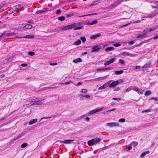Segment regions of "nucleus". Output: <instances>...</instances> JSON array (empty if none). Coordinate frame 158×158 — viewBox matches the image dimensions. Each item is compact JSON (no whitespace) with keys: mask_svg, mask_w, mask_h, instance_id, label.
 <instances>
[{"mask_svg":"<svg viewBox=\"0 0 158 158\" xmlns=\"http://www.w3.org/2000/svg\"><path fill=\"white\" fill-rule=\"evenodd\" d=\"M83 83L82 82L80 81L78 82L77 85H76L77 86H79L81 85Z\"/></svg>","mask_w":158,"mask_h":158,"instance_id":"680f3d73","label":"nucleus"},{"mask_svg":"<svg viewBox=\"0 0 158 158\" xmlns=\"http://www.w3.org/2000/svg\"><path fill=\"white\" fill-rule=\"evenodd\" d=\"M43 13L41 10H38L36 11L37 14H40Z\"/></svg>","mask_w":158,"mask_h":158,"instance_id":"4d7b16f0","label":"nucleus"},{"mask_svg":"<svg viewBox=\"0 0 158 158\" xmlns=\"http://www.w3.org/2000/svg\"><path fill=\"white\" fill-rule=\"evenodd\" d=\"M76 14V12H72L71 14H69L67 15V17H71L73 16H74L75 15V14Z\"/></svg>","mask_w":158,"mask_h":158,"instance_id":"a878e982","label":"nucleus"},{"mask_svg":"<svg viewBox=\"0 0 158 158\" xmlns=\"http://www.w3.org/2000/svg\"><path fill=\"white\" fill-rule=\"evenodd\" d=\"M27 65L28 64H21V65L22 67H24L27 66Z\"/></svg>","mask_w":158,"mask_h":158,"instance_id":"5fc2aeb1","label":"nucleus"},{"mask_svg":"<svg viewBox=\"0 0 158 158\" xmlns=\"http://www.w3.org/2000/svg\"><path fill=\"white\" fill-rule=\"evenodd\" d=\"M38 120L37 119H31L30 121L29 122V125H32L35 123Z\"/></svg>","mask_w":158,"mask_h":158,"instance_id":"dca6fc26","label":"nucleus"},{"mask_svg":"<svg viewBox=\"0 0 158 158\" xmlns=\"http://www.w3.org/2000/svg\"><path fill=\"white\" fill-rule=\"evenodd\" d=\"M101 35L99 33L97 34L93 35L90 37V38L91 39H95L97 38L100 36Z\"/></svg>","mask_w":158,"mask_h":158,"instance_id":"aec40b11","label":"nucleus"},{"mask_svg":"<svg viewBox=\"0 0 158 158\" xmlns=\"http://www.w3.org/2000/svg\"><path fill=\"white\" fill-rule=\"evenodd\" d=\"M134 43L135 42L134 41H131L130 42H129L128 44L129 45H131L134 44Z\"/></svg>","mask_w":158,"mask_h":158,"instance_id":"bf43d9fd","label":"nucleus"},{"mask_svg":"<svg viewBox=\"0 0 158 158\" xmlns=\"http://www.w3.org/2000/svg\"><path fill=\"white\" fill-rule=\"evenodd\" d=\"M151 111V110L150 109H148L147 110H144L142 112H149Z\"/></svg>","mask_w":158,"mask_h":158,"instance_id":"13d9d810","label":"nucleus"},{"mask_svg":"<svg viewBox=\"0 0 158 158\" xmlns=\"http://www.w3.org/2000/svg\"><path fill=\"white\" fill-rule=\"evenodd\" d=\"M106 84L103 85L102 86L99 87L98 88V89H105L106 87H107V86H106Z\"/></svg>","mask_w":158,"mask_h":158,"instance_id":"2f4dec72","label":"nucleus"},{"mask_svg":"<svg viewBox=\"0 0 158 158\" xmlns=\"http://www.w3.org/2000/svg\"><path fill=\"white\" fill-rule=\"evenodd\" d=\"M83 28V27H82V26L78 27H76L74 28V30H79V29H82Z\"/></svg>","mask_w":158,"mask_h":158,"instance_id":"e433bc0d","label":"nucleus"},{"mask_svg":"<svg viewBox=\"0 0 158 158\" xmlns=\"http://www.w3.org/2000/svg\"><path fill=\"white\" fill-rule=\"evenodd\" d=\"M111 64L110 62L109 61V60L106 62L104 63V65H108Z\"/></svg>","mask_w":158,"mask_h":158,"instance_id":"de8ad7c7","label":"nucleus"},{"mask_svg":"<svg viewBox=\"0 0 158 158\" xmlns=\"http://www.w3.org/2000/svg\"><path fill=\"white\" fill-rule=\"evenodd\" d=\"M103 107H102L95 110H91L90 111L89 113V114H93L95 113L96 112L100 111L102 110H103Z\"/></svg>","mask_w":158,"mask_h":158,"instance_id":"0eeeda50","label":"nucleus"},{"mask_svg":"<svg viewBox=\"0 0 158 158\" xmlns=\"http://www.w3.org/2000/svg\"><path fill=\"white\" fill-rule=\"evenodd\" d=\"M29 101L30 102V104L31 105H36L35 103V99H29Z\"/></svg>","mask_w":158,"mask_h":158,"instance_id":"6ab92c4d","label":"nucleus"},{"mask_svg":"<svg viewBox=\"0 0 158 158\" xmlns=\"http://www.w3.org/2000/svg\"><path fill=\"white\" fill-rule=\"evenodd\" d=\"M27 145V143H24L22 144L21 145V147L22 148H24Z\"/></svg>","mask_w":158,"mask_h":158,"instance_id":"ea45409f","label":"nucleus"},{"mask_svg":"<svg viewBox=\"0 0 158 158\" xmlns=\"http://www.w3.org/2000/svg\"><path fill=\"white\" fill-rule=\"evenodd\" d=\"M120 89L119 87H117V88H115L114 89V91H119L120 90Z\"/></svg>","mask_w":158,"mask_h":158,"instance_id":"052dcab7","label":"nucleus"},{"mask_svg":"<svg viewBox=\"0 0 158 158\" xmlns=\"http://www.w3.org/2000/svg\"><path fill=\"white\" fill-rule=\"evenodd\" d=\"M156 27H153V28H150L149 30H148V31L150 32L153 30H156Z\"/></svg>","mask_w":158,"mask_h":158,"instance_id":"c9c22d12","label":"nucleus"},{"mask_svg":"<svg viewBox=\"0 0 158 158\" xmlns=\"http://www.w3.org/2000/svg\"><path fill=\"white\" fill-rule=\"evenodd\" d=\"M131 145H133L134 146H137L138 144V143L137 142H133L131 143Z\"/></svg>","mask_w":158,"mask_h":158,"instance_id":"f704fd0d","label":"nucleus"},{"mask_svg":"<svg viewBox=\"0 0 158 158\" xmlns=\"http://www.w3.org/2000/svg\"><path fill=\"white\" fill-rule=\"evenodd\" d=\"M94 143L93 140L92 139L88 141L87 144L89 146H91L94 144Z\"/></svg>","mask_w":158,"mask_h":158,"instance_id":"b1692460","label":"nucleus"},{"mask_svg":"<svg viewBox=\"0 0 158 158\" xmlns=\"http://www.w3.org/2000/svg\"><path fill=\"white\" fill-rule=\"evenodd\" d=\"M151 94V91L150 90H148V91H146L145 92V93H144V95L146 96H147L150 95Z\"/></svg>","mask_w":158,"mask_h":158,"instance_id":"bb28decb","label":"nucleus"},{"mask_svg":"<svg viewBox=\"0 0 158 158\" xmlns=\"http://www.w3.org/2000/svg\"><path fill=\"white\" fill-rule=\"evenodd\" d=\"M57 64L56 63H51L50 64V65H52V66H53V65H56Z\"/></svg>","mask_w":158,"mask_h":158,"instance_id":"e2e57ef3","label":"nucleus"},{"mask_svg":"<svg viewBox=\"0 0 158 158\" xmlns=\"http://www.w3.org/2000/svg\"><path fill=\"white\" fill-rule=\"evenodd\" d=\"M105 125L106 127H118L119 126V123L115 122L109 123H106Z\"/></svg>","mask_w":158,"mask_h":158,"instance_id":"f257e3e1","label":"nucleus"},{"mask_svg":"<svg viewBox=\"0 0 158 158\" xmlns=\"http://www.w3.org/2000/svg\"><path fill=\"white\" fill-rule=\"evenodd\" d=\"M152 62H149L148 63L146 64L143 66L142 67V68L143 69L144 68H150L152 67Z\"/></svg>","mask_w":158,"mask_h":158,"instance_id":"1a4fd4ad","label":"nucleus"},{"mask_svg":"<svg viewBox=\"0 0 158 158\" xmlns=\"http://www.w3.org/2000/svg\"><path fill=\"white\" fill-rule=\"evenodd\" d=\"M96 14H97L95 13V14H94L85 15H83L82 16H78V17H84L86 16H90L91 15H96Z\"/></svg>","mask_w":158,"mask_h":158,"instance_id":"58836bf2","label":"nucleus"},{"mask_svg":"<svg viewBox=\"0 0 158 158\" xmlns=\"http://www.w3.org/2000/svg\"><path fill=\"white\" fill-rule=\"evenodd\" d=\"M146 33H144L143 34L138 35L137 37V38H139L140 37H146Z\"/></svg>","mask_w":158,"mask_h":158,"instance_id":"cd10ccee","label":"nucleus"},{"mask_svg":"<svg viewBox=\"0 0 158 158\" xmlns=\"http://www.w3.org/2000/svg\"><path fill=\"white\" fill-rule=\"evenodd\" d=\"M81 43V41L80 40H78L75 42L73 44L76 45H78Z\"/></svg>","mask_w":158,"mask_h":158,"instance_id":"393cba45","label":"nucleus"},{"mask_svg":"<svg viewBox=\"0 0 158 158\" xmlns=\"http://www.w3.org/2000/svg\"><path fill=\"white\" fill-rule=\"evenodd\" d=\"M92 139L93 140L94 144L99 143L101 140V139L99 138H95Z\"/></svg>","mask_w":158,"mask_h":158,"instance_id":"ddd939ff","label":"nucleus"},{"mask_svg":"<svg viewBox=\"0 0 158 158\" xmlns=\"http://www.w3.org/2000/svg\"><path fill=\"white\" fill-rule=\"evenodd\" d=\"M123 71L122 70H121L119 71H116L115 72V73L116 74L119 75L120 74H121L123 73Z\"/></svg>","mask_w":158,"mask_h":158,"instance_id":"c85d7f7f","label":"nucleus"},{"mask_svg":"<svg viewBox=\"0 0 158 158\" xmlns=\"http://www.w3.org/2000/svg\"><path fill=\"white\" fill-rule=\"evenodd\" d=\"M151 100H154L155 101H158V97H152L151 98Z\"/></svg>","mask_w":158,"mask_h":158,"instance_id":"a18cd8bd","label":"nucleus"},{"mask_svg":"<svg viewBox=\"0 0 158 158\" xmlns=\"http://www.w3.org/2000/svg\"><path fill=\"white\" fill-rule=\"evenodd\" d=\"M113 100H117V101H119L121 100V98H112Z\"/></svg>","mask_w":158,"mask_h":158,"instance_id":"603ef678","label":"nucleus"},{"mask_svg":"<svg viewBox=\"0 0 158 158\" xmlns=\"http://www.w3.org/2000/svg\"><path fill=\"white\" fill-rule=\"evenodd\" d=\"M133 89L137 92L139 94H143L144 90H142V89L139 88L138 87L135 86L133 88Z\"/></svg>","mask_w":158,"mask_h":158,"instance_id":"423d86ee","label":"nucleus"},{"mask_svg":"<svg viewBox=\"0 0 158 158\" xmlns=\"http://www.w3.org/2000/svg\"><path fill=\"white\" fill-rule=\"evenodd\" d=\"M28 53L30 56H34L35 54V53L33 52H29Z\"/></svg>","mask_w":158,"mask_h":158,"instance_id":"49530a36","label":"nucleus"},{"mask_svg":"<svg viewBox=\"0 0 158 158\" xmlns=\"http://www.w3.org/2000/svg\"><path fill=\"white\" fill-rule=\"evenodd\" d=\"M115 59V58H113L112 59H110V60H109V61L110 62L111 64L112 63H113L114 62Z\"/></svg>","mask_w":158,"mask_h":158,"instance_id":"4c0bfd02","label":"nucleus"},{"mask_svg":"<svg viewBox=\"0 0 158 158\" xmlns=\"http://www.w3.org/2000/svg\"><path fill=\"white\" fill-rule=\"evenodd\" d=\"M107 77V76H106L103 77H100L99 78H96L94 80H97V81H100L103 80H104L106 79Z\"/></svg>","mask_w":158,"mask_h":158,"instance_id":"412c9836","label":"nucleus"},{"mask_svg":"<svg viewBox=\"0 0 158 158\" xmlns=\"http://www.w3.org/2000/svg\"><path fill=\"white\" fill-rule=\"evenodd\" d=\"M125 121V119L123 118H121L118 120V121L120 122H124Z\"/></svg>","mask_w":158,"mask_h":158,"instance_id":"c03bdc74","label":"nucleus"},{"mask_svg":"<svg viewBox=\"0 0 158 158\" xmlns=\"http://www.w3.org/2000/svg\"><path fill=\"white\" fill-rule=\"evenodd\" d=\"M72 83V81H68V82H67L65 83V85H69V84L71 83Z\"/></svg>","mask_w":158,"mask_h":158,"instance_id":"338daca9","label":"nucleus"},{"mask_svg":"<svg viewBox=\"0 0 158 158\" xmlns=\"http://www.w3.org/2000/svg\"><path fill=\"white\" fill-rule=\"evenodd\" d=\"M82 61V60L80 58H77L76 59L74 60H73V62L75 63H78L81 62Z\"/></svg>","mask_w":158,"mask_h":158,"instance_id":"a211bd4d","label":"nucleus"},{"mask_svg":"<svg viewBox=\"0 0 158 158\" xmlns=\"http://www.w3.org/2000/svg\"><path fill=\"white\" fill-rule=\"evenodd\" d=\"M27 133L26 131H23L22 132L21 134H20L19 136L16 138L13 139L11 140V142H14L19 138H21L22 136L24 135L25 134Z\"/></svg>","mask_w":158,"mask_h":158,"instance_id":"39448f33","label":"nucleus"},{"mask_svg":"<svg viewBox=\"0 0 158 158\" xmlns=\"http://www.w3.org/2000/svg\"><path fill=\"white\" fill-rule=\"evenodd\" d=\"M155 15H154V13L152 12L149 14L147 15L146 16L143 17L144 18H152L154 17Z\"/></svg>","mask_w":158,"mask_h":158,"instance_id":"2eb2a0df","label":"nucleus"},{"mask_svg":"<svg viewBox=\"0 0 158 158\" xmlns=\"http://www.w3.org/2000/svg\"><path fill=\"white\" fill-rule=\"evenodd\" d=\"M114 45L115 47H117L120 46L121 44H114Z\"/></svg>","mask_w":158,"mask_h":158,"instance_id":"8fccbe9b","label":"nucleus"},{"mask_svg":"<svg viewBox=\"0 0 158 158\" xmlns=\"http://www.w3.org/2000/svg\"><path fill=\"white\" fill-rule=\"evenodd\" d=\"M119 62L121 64H123L124 63V61L122 59H120L119 60Z\"/></svg>","mask_w":158,"mask_h":158,"instance_id":"6e6d98bb","label":"nucleus"},{"mask_svg":"<svg viewBox=\"0 0 158 158\" xmlns=\"http://www.w3.org/2000/svg\"><path fill=\"white\" fill-rule=\"evenodd\" d=\"M103 70H104V68L99 69H97V71H103Z\"/></svg>","mask_w":158,"mask_h":158,"instance_id":"774afa93","label":"nucleus"},{"mask_svg":"<svg viewBox=\"0 0 158 158\" xmlns=\"http://www.w3.org/2000/svg\"><path fill=\"white\" fill-rule=\"evenodd\" d=\"M52 88L51 87H47L43 88L42 89H41V90H45L48 89H52Z\"/></svg>","mask_w":158,"mask_h":158,"instance_id":"473e14b6","label":"nucleus"},{"mask_svg":"<svg viewBox=\"0 0 158 158\" xmlns=\"http://www.w3.org/2000/svg\"><path fill=\"white\" fill-rule=\"evenodd\" d=\"M98 46H94L92 48V52H98L101 49V48H98Z\"/></svg>","mask_w":158,"mask_h":158,"instance_id":"f8f14e48","label":"nucleus"},{"mask_svg":"<svg viewBox=\"0 0 158 158\" xmlns=\"http://www.w3.org/2000/svg\"><path fill=\"white\" fill-rule=\"evenodd\" d=\"M132 149L131 144L130 145L126 147V151H127L128 150H131Z\"/></svg>","mask_w":158,"mask_h":158,"instance_id":"7c9ffc66","label":"nucleus"},{"mask_svg":"<svg viewBox=\"0 0 158 158\" xmlns=\"http://www.w3.org/2000/svg\"><path fill=\"white\" fill-rule=\"evenodd\" d=\"M64 19L65 18L64 16H61L59 17L58 18V20L61 21H64Z\"/></svg>","mask_w":158,"mask_h":158,"instance_id":"72a5a7b5","label":"nucleus"},{"mask_svg":"<svg viewBox=\"0 0 158 158\" xmlns=\"http://www.w3.org/2000/svg\"><path fill=\"white\" fill-rule=\"evenodd\" d=\"M21 7V6L20 5H18L14 6L12 9V13L17 12L20 10V9Z\"/></svg>","mask_w":158,"mask_h":158,"instance_id":"7ed1b4c3","label":"nucleus"},{"mask_svg":"<svg viewBox=\"0 0 158 158\" xmlns=\"http://www.w3.org/2000/svg\"><path fill=\"white\" fill-rule=\"evenodd\" d=\"M34 37V36L32 35H27L23 37L22 38H26V39H33Z\"/></svg>","mask_w":158,"mask_h":158,"instance_id":"5701e85b","label":"nucleus"},{"mask_svg":"<svg viewBox=\"0 0 158 158\" xmlns=\"http://www.w3.org/2000/svg\"><path fill=\"white\" fill-rule=\"evenodd\" d=\"M80 92L84 93H86L87 92V90L86 89H82Z\"/></svg>","mask_w":158,"mask_h":158,"instance_id":"a19ab883","label":"nucleus"},{"mask_svg":"<svg viewBox=\"0 0 158 158\" xmlns=\"http://www.w3.org/2000/svg\"><path fill=\"white\" fill-rule=\"evenodd\" d=\"M140 22V20H138L136 21H135V22H133L132 23H139Z\"/></svg>","mask_w":158,"mask_h":158,"instance_id":"69168bd1","label":"nucleus"},{"mask_svg":"<svg viewBox=\"0 0 158 158\" xmlns=\"http://www.w3.org/2000/svg\"><path fill=\"white\" fill-rule=\"evenodd\" d=\"M114 48L112 47H110L106 48L105 51L106 52H109L110 51L114 50Z\"/></svg>","mask_w":158,"mask_h":158,"instance_id":"f3484780","label":"nucleus"},{"mask_svg":"<svg viewBox=\"0 0 158 158\" xmlns=\"http://www.w3.org/2000/svg\"><path fill=\"white\" fill-rule=\"evenodd\" d=\"M146 153L144 152L140 156L141 157H143L146 155Z\"/></svg>","mask_w":158,"mask_h":158,"instance_id":"864d4df0","label":"nucleus"},{"mask_svg":"<svg viewBox=\"0 0 158 158\" xmlns=\"http://www.w3.org/2000/svg\"><path fill=\"white\" fill-rule=\"evenodd\" d=\"M32 26L29 24H28L25 25L23 27V29H31L32 28Z\"/></svg>","mask_w":158,"mask_h":158,"instance_id":"4be33fe9","label":"nucleus"},{"mask_svg":"<svg viewBox=\"0 0 158 158\" xmlns=\"http://www.w3.org/2000/svg\"><path fill=\"white\" fill-rule=\"evenodd\" d=\"M121 55H123V56H131V57H132V56H135V55L134 54L129 53L128 52H123L122 53Z\"/></svg>","mask_w":158,"mask_h":158,"instance_id":"9b49d317","label":"nucleus"},{"mask_svg":"<svg viewBox=\"0 0 158 158\" xmlns=\"http://www.w3.org/2000/svg\"><path fill=\"white\" fill-rule=\"evenodd\" d=\"M97 23H98V22L96 20H94L92 22H91V25L96 24Z\"/></svg>","mask_w":158,"mask_h":158,"instance_id":"09e8293b","label":"nucleus"},{"mask_svg":"<svg viewBox=\"0 0 158 158\" xmlns=\"http://www.w3.org/2000/svg\"><path fill=\"white\" fill-rule=\"evenodd\" d=\"M83 97H85L87 98H90V95H89V94H87L85 95L81 96V97L80 98V99L81 98H83Z\"/></svg>","mask_w":158,"mask_h":158,"instance_id":"c756f323","label":"nucleus"},{"mask_svg":"<svg viewBox=\"0 0 158 158\" xmlns=\"http://www.w3.org/2000/svg\"><path fill=\"white\" fill-rule=\"evenodd\" d=\"M121 83V82H120L118 80L113 81L109 85V87L110 88L115 87L117 85Z\"/></svg>","mask_w":158,"mask_h":158,"instance_id":"20e7f679","label":"nucleus"},{"mask_svg":"<svg viewBox=\"0 0 158 158\" xmlns=\"http://www.w3.org/2000/svg\"><path fill=\"white\" fill-rule=\"evenodd\" d=\"M74 141V140L68 139L65 140L64 141H63L62 142H63V143H64L65 144H70L72 142H73Z\"/></svg>","mask_w":158,"mask_h":158,"instance_id":"4468645a","label":"nucleus"},{"mask_svg":"<svg viewBox=\"0 0 158 158\" xmlns=\"http://www.w3.org/2000/svg\"><path fill=\"white\" fill-rule=\"evenodd\" d=\"M44 99H35V103L36 105H42L43 104V101Z\"/></svg>","mask_w":158,"mask_h":158,"instance_id":"9d476101","label":"nucleus"},{"mask_svg":"<svg viewBox=\"0 0 158 158\" xmlns=\"http://www.w3.org/2000/svg\"><path fill=\"white\" fill-rule=\"evenodd\" d=\"M16 35V33L13 32L9 33L7 34L4 33L0 35V39L3 36H4V38H6V37H9L12 35Z\"/></svg>","mask_w":158,"mask_h":158,"instance_id":"f03ea898","label":"nucleus"},{"mask_svg":"<svg viewBox=\"0 0 158 158\" xmlns=\"http://www.w3.org/2000/svg\"><path fill=\"white\" fill-rule=\"evenodd\" d=\"M61 13V10H60L59 9L56 11V14H60Z\"/></svg>","mask_w":158,"mask_h":158,"instance_id":"0e129e2a","label":"nucleus"},{"mask_svg":"<svg viewBox=\"0 0 158 158\" xmlns=\"http://www.w3.org/2000/svg\"><path fill=\"white\" fill-rule=\"evenodd\" d=\"M143 43H144L143 42H141L139 44H138V45H136V47H140Z\"/></svg>","mask_w":158,"mask_h":158,"instance_id":"3c124183","label":"nucleus"},{"mask_svg":"<svg viewBox=\"0 0 158 158\" xmlns=\"http://www.w3.org/2000/svg\"><path fill=\"white\" fill-rule=\"evenodd\" d=\"M81 39L83 43L85 42L86 40L85 38V37H81Z\"/></svg>","mask_w":158,"mask_h":158,"instance_id":"37998d69","label":"nucleus"},{"mask_svg":"<svg viewBox=\"0 0 158 158\" xmlns=\"http://www.w3.org/2000/svg\"><path fill=\"white\" fill-rule=\"evenodd\" d=\"M63 141L57 140V141H56V143L57 144H61L63 143V142H62Z\"/></svg>","mask_w":158,"mask_h":158,"instance_id":"79ce46f5","label":"nucleus"},{"mask_svg":"<svg viewBox=\"0 0 158 158\" xmlns=\"http://www.w3.org/2000/svg\"><path fill=\"white\" fill-rule=\"evenodd\" d=\"M121 0H118L116 1L114 3H113L111 5V6L113 8L115 7L121 3Z\"/></svg>","mask_w":158,"mask_h":158,"instance_id":"6e6552de","label":"nucleus"}]
</instances>
